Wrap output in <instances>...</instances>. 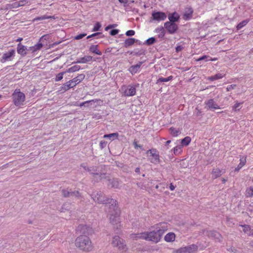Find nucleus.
I'll return each mask as SVG.
<instances>
[{
    "instance_id": "obj_1",
    "label": "nucleus",
    "mask_w": 253,
    "mask_h": 253,
    "mask_svg": "<svg viewBox=\"0 0 253 253\" xmlns=\"http://www.w3.org/2000/svg\"><path fill=\"white\" fill-rule=\"evenodd\" d=\"M109 219L110 223L114 225V228L117 234L120 233V210L117 206V202L115 200H110L109 202Z\"/></svg>"
},
{
    "instance_id": "obj_2",
    "label": "nucleus",
    "mask_w": 253,
    "mask_h": 253,
    "mask_svg": "<svg viewBox=\"0 0 253 253\" xmlns=\"http://www.w3.org/2000/svg\"><path fill=\"white\" fill-rule=\"evenodd\" d=\"M75 245L79 250L85 253L91 252L94 248L90 239L86 235H80L75 240Z\"/></svg>"
},
{
    "instance_id": "obj_3",
    "label": "nucleus",
    "mask_w": 253,
    "mask_h": 253,
    "mask_svg": "<svg viewBox=\"0 0 253 253\" xmlns=\"http://www.w3.org/2000/svg\"><path fill=\"white\" fill-rule=\"evenodd\" d=\"M111 244L113 247L117 248L122 252H126L128 250L126 241L118 235H115L112 237Z\"/></svg>"
},
{
    "instance_id": "obj_4",
    "label": "nucleus",
    "mask_w": 253,
    "mask_h": 253,
    "mask_svg": "<svg viewBox=\"0 0 253 253\" xmlns=\"http://www.w3.org/2000/svg\"><path fill=\"white\" fill-rule=\"evenodd\" d=\"M13 102L16 106L23 105L25 100V95L20 91V89H16L12 94Z\"/></svg>"
},
{
    "instance_id": "obj_5",
    "label": "nucleus",
    "mask_w": 253,
    "mask_h": 253,
    "mask_svg": "<svg viewBox=\"0 0 253 253\" xmlns=\"http://www.w3.org/2000/svg\"><path fill=\"white\" fill-rule=\"evenodd\" d=\"M145 233L146 241H151L154 243L159 242L162 237L161 233L158 229H155L149 232H145Z\"/></svg>"
},
{
    "instance_id": "obj_6",
    "label": "nucleus",
    "mask_w": 253,
    "mask_h": 253,
    "mask_svg": "<svg viewBox=\"0 0 253 253\" xmlns=\"http://www.w3.org/2000/svg\"><path fill=\"white\" fill-rule=\"evenodd\" d=\"M91 196L95 202L101 204L109 205L110 200H113V199L107 198L103 192L101 191L94 192L91 195Z\"/></svg>"
},
{
    "instance_id": "obj_7",
    "label": "nucleus",
    "mask_w": 253,
    "mask_h": 253,
    "mask_svg": "<svg viewBox=\"0 0 253 253\" xmlns=\"http://www.w3.org/2000/svg\"><path fill=\"white\" fill-rule=\"evenodd\" d=\"M136 86L137 85L135 84L123 85L121 87L123 95L127 97L135 95L136 94Z\"/></svg>"
},
{
    "instance_id": "obj_8",
    "label": "nucleus",
    "mask_w": 253,
    "mask_h": 253,
    "mask_svg": "<svg viewBox=\"0 0 253 253\" xmlns=\"http://www.w3.org/2000/svg\"><path fill=\"white\" fill-rule=\"evenodd\" d=\"M146 154H150L149 156L148 159L151 163L154 164H157L160 163V155L156 149H149L147 151Z\"/></svg>"
},
{
    "instance_id": "obj_9",
    "label": "nucleus",
    "mask_w": 253,
    "mask_h": 253,
    "mask_svg": "<svg viewBox=\"0 0 253 253\" xmlns=\"http://www.w3.org/2000/svg\"><path fill=\"white\" fill-rule=\"evenodd\" d=\"M166 14L162 11H153L152 13L151 17L150 19V22H153L154 21L157 22L158 23L164 21L167 18Z\"/></svg>"
},
{
    "instance_id": "obj_10",
    "label": "nucleus",
    "mask_w": 253,
    "mask_h": 253,
    "mask_svg": "<svg viewBox=\"0 0 253 253\" xmlns=\"http://www.w3.org/2000/svg\"><path fill=\"white\" fill-rule=\"evenodd\" d=\"M76 232L78 234H82L81 235H86L88 236L93 233V230L89 226L81 224L77 227Z\"/></svg>"
},
{
    "instance_id": "obj_11",
    "label": "nucleus",
    "mask_w": 253,
    "mask_h": 253,
    "mask_svg": "<svg viewBox=\"0 0 253 253\" xmlns=\"http://www.w3.org/2000/svg\"><path fill=\"white\" fill-rule=\"evenodd\" d=\"M198 249V247L195 244H192L184 247H181L175 251L176 253H193Z\"/></svg>"
},
{
    "instance_id": "obj_12",
    "label": "nucleus",
    "mask_w": 253,
    "mask_h": 253,
    "mask_svg": "<svg viewBox=\"0 0 253 253\" xmlns=\"http://www.w3.org/2000/svg\"><path fill=\"white\" fill-rule=\"evenodd\" d=\"M164 28L168 31L169 34H173L176 33L178 29V26L175 23L166 22L164 23Z\"/></svg>"
},
{
    "instance_id": "obj_13",
    "label": "nucleus",
    "mask_w": 253,
    "mask_h": 253,
    "mask_svg": "<svg viewBox=\"0 0 253 253\" xmlns=\"http://www.w3.org/2000/svg\"><path fill=\"white\" fill-rule=\"evenodd\" d=\"M15 54V51L13 49L4 53L0 59V62L3 63L8 61H11L13 59Z\"/></svg>"
},
{
    "instance_id": "obj_14",
    "label": "nucleus",
    "mask_w": 253,
    "mask_h": 253,
    "mask_svg": "<svg viewBox=\"0 0 253 253\" xmlns=\"http://www.w3.org/2000/svg\"><path fill=\"white\" fill-rule=\"evenodd\" d=\"M206 235L209 237L218 242H220L222 239L221 235L216 231H208L206 233Z\"/></svg>"
},
{
    "instance_id": "obj_15",
    "label": "nucleus",
    "mask_w": 253,
    "mask_h": 253,
    "mask_svg": "<svg viewBox=\"0 0 253 253\" xmlns=\"http://www.w3.org/2000/svg\"><path fill=\"white\" fill-rule=\"evenodd\" d=\"M29 50V47L28 48L26 46L22 45L20 42L17 44V51L21 56L24 57Z\"/></svg>"
},
{
    "instance_id": "obj_16",
    "label": "nucleus",
    "mask_w": 253,
    "mask_h": 253,
    "mask_svg": "<svg viewBox=\"0 0 253 253\" xmlns=\"http://www.w3.org/2000/svg\"><path fill=\"white\" fill-rule=\"evenodd\" d=\"M205 104L207 107V109H220L219 106L216 104L213 99H210L205 102Z\"/></svg>"
},
{
    "instance_id": "obj_17",
    "label": "nucleus",
    "mask_w": 253,
    "mask_h": 253,
    "mask_svg": "<svg viewBox=\"0 0 253 253\" xmlns=\"http://www.w3.org/2000/svg\"><path fill=\"white\" fill-rule=\"evenodd\" d=\"M87 171L89 172L90 174H92L93 176H96V179L95 180L96 181H98L100 180L102 178V175H104V174H99L96 172V169L94 167H90L87 168Z\"/></svg>"
},
{
    "instance_id": "obj_18",
    "label": "nucleus",
    "mask_w": 253,
    "mask_h": 253,
    "mask_svg": "<svg viewBox=\"0 0 253 253\" xmlns=\"http://www.w3.org/2000/svg\"><path fill=\"white\" fill-rule=\"evenodd\" d=\"M129 238L132 240H138L140 239L146 240V233L143 232L138 233H132L129 235Z\"/></svg>"
},
{
    "instance_id": "obj_19",
    "label": "nucleus",
    "mask_w": 253,
    "mask_h": 253,
    "mask_svg": "<svg viewBox=\"0 0 253 253\" xmlns=\"http://www.w3.org/2000/svg\"><path fill=\"white\" fill-rule=\"evenodd\" d=\"M155 228L158 229L163 236L164 233L168 229V224L166 222H161L156 225Z\"/></svg>"
},
{
    "instance_id": "obj_20",
    "label": "nucleus",
    "mask_w": 253,
    "mask_h": 253,
    "mask_svg": "<svg viewBox=\"0 0 253 253\" xmlns=\"http://www.w3.org/2000/svg\"><path fill=\"white\" fill-rule=\"evenodd\" d=\"M85 78V75L84 74L78 75V76L73 78L72 80H70L73 87L76 85L81 83Z\"/></svg>"
},
{
    "instance_id": "obj_21",
    "label": "nucleus",
    "mask_w": 253,
    "mask_h": 253,
    "mask_svg": "<svg viewBox=\"0 0 253 253\" xmlns=\"http://www.w3.org/2000/svg\"><path fill=\"white\" fill-rule=\"evenodd\" d=\"M193 13V10L191 7L186 8L183 15V19L185 20H190L192 17Z\"/></svg>"
},
{
    "instance_id": "obj_22",
    "label": "nucleus",
    "mask_w": 253,
    "mask_h": 253,
    "mask_svg": "<svg viewBox=\"0 0 253 253\" xmlns=\"http://www.w3.org/2000/svg\"><path fill=\"white\" fill-rule=\"evenodd\" d=\"M180 18L179 14L176 12H174L170 13L168 15V19L169 21L168 22L175 23L177 22Z\"/></svg>"
},
{
    "instance_id": "obj_23",
    "label": "nucleus",
    "mask_w": 253,
    "mask_h": 253,
    "mask_svg": "<svg viewBox=\"0 0 253 253\" xmlns=\"http://www.w3.org/2000/svg\"><path fill=\"white\" fill-rule=\"evenodd\" d=\"M143 63V62L140 61L137 64L131 66L128 71L132 74L134 75L136 74L139 70L140 66Z\"/></svg>"
},
{
    "instance_id": "obj_24",
    "label": "nucleus",
    "mask_w": 253,
    "mask_h": 253,
    "mask_svg": "<svg viewBox=\"0 0 253 253\" xmlns=\"http://www.w3.org/2000/svg\"><path fill=\"white\" fill-rule=\"evenodd\" d=\"M176 236L173 232H169L167 233L164 237V240L166 242L169 243L173 242L175 241Z\"/></svg>"
},
{
    "instance_id": "obj_25",
    "label": "nucleus",
    "mask_w": 253,
    "mask_h": 253,
    "mask_svg": "<svg viewBox=\"0 0 253 253\" xmlns=\"http://www.w3.org/2000/svg\"><path fill=\"white\" fill-rule=\"evenodd\" d=\"M225 173V170L223 169H214L212 171V175L213 179H215L220 176H221L222 174Z\"/></svg>"
},
{
    "instance_id": "obj_26",
    "label": "nucleus",
    "mask_w": 253,
    "mask_h": 253,
    "mask_svg": "<svg viewBox=\"0 0 253 253\" xmlns=\"http://www.w3.org/2000/svg\"><path fill=\"white\" fill-rule=\"evenodd\" d=\"M108 185L110 186L112 188H120V181L117 178H113L109 180Z\"/></svg>"
},
{
    "instance_id": "obj_27",
    "label": "nucleus",
    "mask_w": 253,
    "mask_h": 253,
    "mask_svg": "<svg viewBox=\"0 0 253 253\" xmlns=\"http://www.w3.org/2000/svg\"><path fill=\"white\" fill-rule=\"evenodd\" d=\"M92 60V57L89 55H87L78 59L75 62L77 63H85L91 61Z\"/></svg>"
},
{
    "instance_id": "obj_28",
    "label": "nucleus",
    "mask_w": 253,
    "mask_h": 253,
    "mask_svg": "<svg viewBox=\"0 0 253 253\" xmlns=\"http://www.w3.org/2000/svg\"><path fill=\"white\" fill-rule=\"evenodd\" d=\"M246 156H243L240 158V163L235 168V170L238 171L246 163Z\"/></svg>"
},
{
    "instance_id": "obj_29",
    "label": "nucleus",
    "mask_w": 253,
    "mask_h": 253,
    "mask_svg": "<svg viewBox=\"0 0 253 253\" xmlns=\"http://www.w3.org/2000/svg\"><path fill=\"white\" fill-rule=\"evenodd\" d=\"M43 44L42 43H38L34 46L29 47V50H31L32 53H35V52L40 50Z\"/></svg>"
},
{
    "instance_id": "obj_30",
    "label": "nucleus",
    "mask_w": 253,
    "mask_h": 253,
    "mask_svg": "<svg viewBox=\"0 0 253 253\" xmlns=\"http://www.w3.org/2000/svg\"><path fill=\"white\" fill-rule=\"evenodd\" d=\"M119 135L118 132H115V133H110V134H105L104 135L103 137L105 138H109L111 140L113 141L115 139H118Z\"/></svg>"
},
{
    "instance_id": "obj_31",
    "label": "nucleus",
    "mask_w": 253,
    "mask_h": 253,
    "mask_svg": "<svg viewBox=\"0 0 253 253\" xmlns=\"http://www.w3.org/2000/svg\"><path fill=\"white\" fill-rule=\"evenodd\" d=\"M98 45H91L89 47V50L92 53L101 55L102 54V52L98 49Z\"/></svg>"
},
{
    "instance_id": "obj_32",
    "label": "nucleus",
    "mask_w": 253,
    "mask_h": 253,
    "mask_svg": "<svg viewBox=\"0 0 253 253\" xmlns=\"http://www.w3.org/2000/svg\"><path fill=\"white\" fill-rule=\"evenodd\" d=\"M164 28V27L160 26L155 29V32L159 34L158 35L159 38H163L164 37L165 35V31Z\"/></svg>"
},
{
    "instance_id": "obj_33",
    "label": "nucleus",
    "mask_w": 253,
    "mask_h": 253,
    "mask_svg": "<svg viewBox=\"0 0 253 253\" xmlns=\"http://www.w3.org/2000/svg\"><path fill=\"white\" fill-rule=\"evenodd\" d=\"M55 19V16H48L47 15H44L41 16H38L36 18H35L33 20L34 21H38L40 20H43L45 19Z\"/></svg>"
},
{
    "instance_id": "obj_34",
    "label": "nucleus",
    "mask_w": 253,
    "mask_h": 253,
    "mask_svg": "<svg viewBox=\"0 0 253 253\" xmlns=\"http://www.w3.org/2000/svg\"><path fill=\"white\" fill-rule=\"evenodd\" d=\"M73 86L70 82V81L66 82L61 86V90L66 91L68 90L69 89L73 88Z\"/></svg>"
},
{
    "instance_id": "obj_35",
    "label": "nucleus",
    "mask_w": 253,
    "mask_h": 253,
    "mask_svg": "<svg viewBox=\"0 0 253 253\" xmlns=\"http://www.w3.org/2000/svg\"><path fill=\"white\" fill-rule=\"evenodd\" d=\"M225 74L221 73H217L215 75L211 76L209 78V80L211 81H213L218 79H222L225 76Z\"/></svg>"
},
{
    "instance_id": "obj_36",
    "label": "nucleus",
    "mask_w": 253,
    "mask_h": 253,
    "mask_svg": "<svg viewBox=\"0 0 253 253\" xmlns=\"http://www.w3.org/2000/svg\"><path fill=\"white\" fill-rule=\"evenodd\" d=\"M173 79L172 76H170L167 78H163L162 77H159V79L157 80L156 84H159L160 83L163 82H167L170 81H171Z\"/></svg>"
},
{
    "instance_id": "obj_37",
    "label": "nucleus",
    "mask_w": 253,
    "mask_h": 253,
    "mask_svg": "<svg viewBox=\"0 0 253 253\" xmlns=\"http://www.w3.org/2000/svg\"><path fill=\"white\" fill-rule=\"evenodd\" d=\"M243 103L244 102H238L237 101H235V104L232 106V111L234 112L240 111L242 107V105Z\"/></svg>"
},
{
    "instance_id": "obj_38",
    "label": "nucleus",
    "mask_w": 253,
    "mask_h": 253,
    "mask_svg": "<svg viewBox=\"0 0 253 253\" xmlns=\"http://www.w3.org/2000/svg\"><path fill=\"white\" fill-rule=\"evenodd\" d=\"M135 41V39L134 38H128L126 39L124 42V46L126 47H129L134 44Z\"/></svg>"
},
{
    "instance_id": "obj_39",
    "label": "nucleus",
    "mask_w": 253,
    "mask_h": 253,
    "mask_svg": "<svg viewBox=\"0 0 253 253\" xmlns=\"http://www.w3.org/2000/svg\"><path fill=\"white\" fill-rule=\"evenodd\" d=\"M169 131L170 133L173 137H176L180 133V131L178 129L175 128L173 127H170Z\"/></svg>"
},
{
    "instance_id": "obj_40",
    "label": "nucleus",
    "mask_w": 253,
    "mask_h": 253,
    "mask_svg": "<svg viewBox=\"0 0 253 253\" xmlns=\"http://www.w3.org/2000/svg\"><path fill=\"white\" fill-rule=\"evenodd\" d=\"M250 21L249 19H246L245 20H243L238 23L236 26V29L237 30H239L242 28H243L244 26H245Z\"/></svg>"
},
{
    "instance_id": "obj_41",
    "label": "nucleus",
    "mask_w": 253,
    "mask_h": 253,
    "mask_svg": "<svg viewBox=\"0 0 253 253\" xmlns=\"http://www.w3.org/2000/svg\"><path fill=\"white\" fill-rule=\"evenodd\" d=\"M81 69V67L79 65H74L71 67L68 68L66 72L67 73H73L79 71Z\"/></svg>"
},
{
    "instance_id": "obj_42",
    "label": "nucleus",
    "mask_w": 253,
    "mask_h": 253,
    "mask_svg": "<svg viewBox=\"0 0 253 253\" xmlns=\"http://www.w3.org/2000/svg\"><path fill=\"white\" fill-rule=\"evenodd\" d=\"M191 141V138L189 136H186L181 140V144L183 146H187Z\"/></svg>"
},
{
    "instance_id": "obj_43",
    "label": "nucleus",
    "mask_w": 253,
    "mask_h": 253,
    "mask_svg": "<svg viewBox=\"0 0 253 253\" xmlns=\"http://www.w3.org/2000/svg\"><path fill=\"white\" fill-rule=\"evenodd\" d=\"M245 195L247 197H252L253 196V187L251 186L248 188L246 189Z\"/></svg>"
},
{
    "instance_id": "obj_44",
    "label": "nucleus",
    "mask_w": 253,
    "mask_h": 253,
    "mask_svg": "<svg viewBox=\"0 0 253 253\" xmlns=\"http://www.w3.org/2000/svg\"><path fill=\"white\" fill-rule=\"evenodd\" d=\"M240 226H241L243 228V232L245 233H248L249 232H250V231L252 229L251 226L249 225L244 224V225H240Z\"/></svg>"
},
{
    "instance_id": "obj_45",
    "label": "nucleus",
    "mask_w": 253,
    "mask_h": 253,
    "mask_svg": "<svg viewBox=\"0 0 253 253\" xmlns=\"http://www.w3.org/2000/svg\"><path fill=\"white\" fill-rule=\"evenodd\" d=\"M66 73H67V72L66 71L65 72H60V73L57 74L56 75V77L55 78V81L58 82V81H61L63 79V75Z\"/></svg>"
},
{
    "instance_id": "obj_46",
    "label": "nucleus",
    "mask_w": 253,
    "mask_h": 253,
    "mask_svg": "<svg viewBox=\"0 0 253 253\" xmlns=\"http://www.w3.org/2000/svg\"><path fill=\"white\" fill-rule=\"evenodd\" d=\"M156 42V40L154 37H151L148 39L144 42V44L147 45H150Z\"/></svg>"
},
{
    "instance_id": "obj_47",
    "label": "nucleus",
    "mask_w": 253,
    "mask_h": 253,
    "mask_svg": "<svg viewBox=\"0 0 253 253\" xmlns=\"http://www.w3.org/2000/svg\"><path fill=\"white\" fill-rule=\"evenodd\" d=\"M61 192L63 196L66 198L72 196V191H69L66 189H62Z\"/></svg>"
},
{
    "instance_id": "obj_48",
    "label": "nucleus",
    "mask_w": 253,
    "mask_h": 253,
    "mask_svg": "<svg viewBox=\"0 0 253 253\" xmlns=\"http://www.w3.org/2000/svg\"><path fill=\"white\" fill-rule=\"evenodd\" d=\"M101 27V25L100 23L98 22H96L94 25V27L92 30V31L93 32H96L100 30V28Z\"/></svg>"
},
{
    "instance_id": "obj_49",
    "label": "nucleus",
    "mask_w": 253,
    "mask_h": 253,
    "mask_svg": "<svg viewBox=\"0 0 253 253\" xmlns=\"http://www.w3.org/2000/svg\"><path fill=\"white\" fill-rule=\"evenodd\" d=\"M8 8L10 9L16 8L19 7V4L18 1L14 2L12 3H10L8 5Z\"/></svg>"
},
{
    "instance_id": "obj_50",
    "label": "nucleus",
    "mask_w": 253,
    "mask_h": 253,
    "mask_svg": "<svg viewBox=\"0 0 253 253\" xmlns=\"http://www.w3.org/2000/svg\"><path fill=\"white\" fill-rule=\"evenodd\" d=\"M181 152V148L180 146H175L173 148V152L174 154L176 155L180 153Z\"/></svg>"
},
{
    "instance_id": "obj_51",
    "label": "nucleus",
    "mask_w": 253,
    "mask_h": 253,
    "mask_svg": "<svg viewBox=\"0 0 253 253\" xmlns=\"http://www.w3.org/2000/svg\"><path fill=\"white\" fill-rule=\"evenodd\" d=\"M86 35V34L85 33L80 34L75 37L74 39L77 40H80L84 37Z\"/></svg>"
},
{
    "instance_id": "obj_52",
    "label": "nucleus",
    "mask_w": 253,
    "mask_h": 253,
    "mask_svg": "<svg viewBox=\"0 0 253 253\" xmlns=\"http://www.w3.org/2000/svg\"><path fill=\"white\" fill-rule=\"evenodd\" d=\"M209 57H210L209 56L204 55H203L202 56L199 57L198 59H196V61H202L203 60H205L206 61L208 59H209Z\"/></svg>"
},
{
    "instance_id": "obj_53",
    "label": "nucleus",
    "mask_w": 253,
    "mask_h": 253,
    "mask_svg": "<svg viewBox=\"0 0 253 253\" xmlns=\"http://www.w3.org/2000/svg\"><path fill=\"white\" fill-rule=\"evenodd\" d=\"M134 34H135V31L132 30H128V31H126V35L127 36H132L134 35Z\"/></svg>"
},
{
    "instance_id": "obj_54",
    "label": "nucleus",
    "mask_w": 253,
    "mask_h": 253,
    "mask_svg": "<svg viewBox=\"0 0 253 253\" xmlns=\"http://www.w3.org/2000/svg\"><path fill=\"white\" fill-rule=\"evenodd\" d=\"M107 142L105 141H100L99 142L100 148L102 149L106 146Z\"/></svg>"
},
{
    "instance_id": "obj_55",
    "label": "nucleus",
    "mask_w": 253,
    "mask_h": 253,
    "mask_svg": "<svg viewBox=\"0 0 253 253\" xmlns=\"http://www.w3.org/2000/svg\"><path fill=\"white\" fill-rule=\"evenodd\" d=\"M236 86V85L235 84H231L227 86L226 87V90L227 91H231V90L234 89L235 87Z\"/></svg>"
},
{
    "instance_id": "obj_56",
    "label": "nucleus",
    "mask_w": 253,
    "mask_h": 253,
    "mask_svg": "<svg viewBox=\"0 0 253 253\" xmlns=\"http://www.w3.org/2000/svg\"><path fill=\"white\" fill-rule=\"evenodd\" d=\"M183 48L184 47L182 45H177L175 47V51L176 52L178 53L179 52L181 51Z\"/></svg>"
},
{
    "instance_id": "obj_57",
    "label": "nucleus",
    "mask_w": 253,
    "mask_h": 253,
    "mask_svg": "<svg viewBox=\"0 0 253 253\" xmlns=\"http://www.w3.org/2000/svg\"><path fill=\"white\" fill-rule=\"evenodd\" d=\"M119 32V30L118 29H113L110 32V34L111 36H115L118 34Z\"/></svg>"
},
{
    "instance_id": "obj_58",
    "label": "nucleus",
    "mask_w": 253,
    "mask_h": 253,
    "mask_svg": "<svg viewBox=\"0 0 253 253\" xmlns=\"http://www.w3.org/2000/svg\"><path fill=\"white\" fill-rule=\"evenodd\" d=\"M18 4H19V7L25 5L26 3H28V0H21L18 1Z\"/></svg>"
},
{
    "instance_id": "obj_59",
    "label": "nucleus",
    "mask_w": 253,
    "mask_h": 253,
    "mask_svg": "<svg viewBox=\"0 0 253 253\" xmlns=\"http://www.w3.org/2000/svg\"><path fill=\"white\" fill-rule=\"evenodd\" d=\"M117 26V25L116 24L109 25L106 27H105V30L108 31V30H109L110 29L116 27Z\"/></svg>"
},
{
    "instance_id": "obj_60",
    "label": "nucleus",
    "mask_w": 253,
    "mask_h": 253,
    "mask_svg": "<svg viewBox=\"0 0 253 253\" xmlns=\"http://www.w3.org/2000/svg\"><path fill=\"white\" fill-rule=\"evenodd\" d=\"M227 251L230 252H233L235 253H237V250L236 249V248L234 247H231L229 248H228Z\"/></svg>"
},
{
    "instance_id": "obj_61",
    "label": "nucleus",
    "mask_w": 253,
    "mask_h": 253,
    "mask_svg": "<svg viewBox=\"0 0 253 253\" xmlns=\"http://www.w3.org/2000/svg\"><path fill=\"white\" fill-rule=\"evenodd\" d=\"M100 34H102V33H99V32L95 33H93V34H91L90 35L88 36L87 37V39H89V38H91L95 37L96 36L100 35Z\"/></svg>"
},
{
    "instance_id": "obj_62",
    "label": "nucleus",
    "mask_w": 253,
    "mask_h": 253,
    "mask_svg": "<svg viewBox=\"0 0 253 253\" xmlns=\"http://www.w3.org/2000/svg\"><path fill=\"white\" fill-rule=\"evenodd\" d=\"M72 196H75L77 197H81V194L78 191H72Z\"/></svg>"
},
{
    "instance_id": "obj_63",
    "label": "nucleus",
    "mask_w": 253,
    "mask_h": 253,
    "mask_svg": "<svg viewBox=\"0 0 253 253\" xmlns=\"http://www.w3.org/2000/svg\"><path fill=\"white\" fill-rule=\"evenodd\" d=\"M119 1L124 5V6H126L127 5L128 3V0H119Z\"/></svg>"
},
{
    "instance_id": "obj_64",
    "label": "nucleus",
    "mask_w": 253,
    "mask_h": 253,
    "mask_svg": "<svg viewBox=\"0 0 253 253\" xmlns=\"http://www.w3.org/2000/svg\"><path fill=\"white\" fill-rule=\"evenodd\" d=\"M133 145H134L135 148H142V146L140 145L137 144V142H136V141H134Z\"/></svg>"
}]
</instances>
